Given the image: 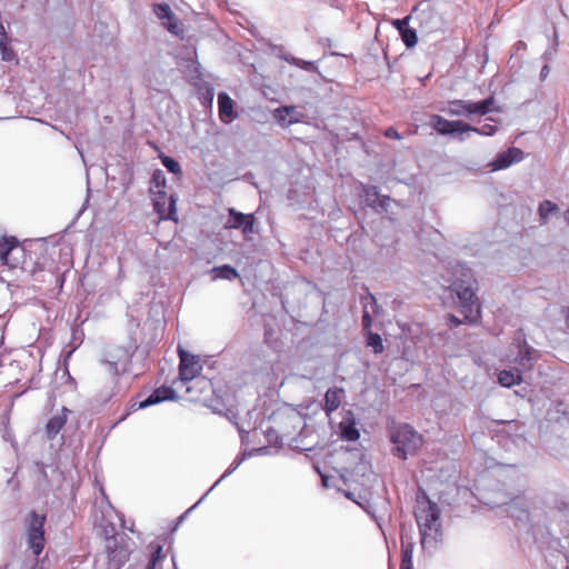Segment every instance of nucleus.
Returning <instances> with one entry per match:
<instances>
[{
  "instance_id": "nucleus-30",
  "label": "nucleus",
  "mask_w": 569,
  "mask_h": 569,
  "mask_svg": "<svg viewBox=\"0 0 569 569\" xmlns=\"http://www.w3.org/2000/svg\"><path fill=\"white\" fill-rule=\"evenodd\" d=\"M400 37L408 49L413 48L418 43V34L415 28L409 27Z\"/></svg>"
},
{
  "instance_id": "nucleus-50",
  "label": "nucleus",
  "mask_w": 569,
  "mask_h": 569,
  "mask_svg": "<svg viewBox=\"0 0 569 569\" xmlns=\"http://www.w3.org/2000/svg\"><path fill=\"white\" fill-rule=\"evenodd\" d=\"M516 44L518 48H522L526 46V43L523 41H518Z\"/></svg>"
},
{
  "instance_id": "nucleus-32",
  "label": "nucleus",
  "mask_w": 569,
  "mask_h": 569,
  "mask_svg": "<svg viewBox=\"0 0 569 569\" xmlns=\"http://www.w3.org/2000/svg\"><path fill=\"white\" fill-rule=\"evenodd\" d=\"M164 558L162 552V547L160 545H156L153 547L152 556L150 562L148 565V569H157L158 563Z\"/></svg>"
},
{
  "instance_id": "nucleus-28",
  "label": "nucleus",
  "mask_w": 569,
  "mask_h": 569,
  "mask_svg": "<svg viewBox=\"0 0 569 569\" xmlns=\"http://www.w3.org/2000/svg\"><path fill=\"white\" fill-rule=\"evenodd\" d=\"M166 189V177L162 171L157 170L151 180L150 192L152 196L158 194V191Z\"/></svg>"
},
{
  "instance_id": "nucleus-49",
  "label": "nucleus",
  "mask_w": 569,
  "mask_h": 569,
  "mask_svg": "<svg viewBox=\"0 0 569 569\" xmlns=\"http://www.w3.org/2000/svg\"><path fill=\"white\" fill-rule=\"evenodd\" d=\"M563 218H565L566 222L569 224V206H568V209L563 213Z\"/></svg>"
},
{
  "instance_id": "nucleus-12",
  "label": "nucleus",
  "mask_w": 569,
  "mask_h": 569,
  "mask_svg": "<svg viewBox=\"0 0 569 569\" xmlns=\"http://www.w3.org/2000/svg\"><path fill=\"white\" fill-rule=\"evenodd\" d=\"M176 203L177 199L172 194L168 196L166 190L158 191V194L153 196L154 210L161 220H178Z\"/></svg>"
},
{
  "instance_id": "nucleus-53",
  "label": "nucleus",
  "mask_w": 569,
  "mask_h": 569,
  "mask_svg": "<svg viewBox=\"0 0 569 569\" xmlns=\"http://www.w3.org/2000/svg\"><path fill=\"white\" fill-rule=\"evenodd\" d=\"M221 479H222V478H220V479H219L214 485H212V486L210 487V490H213V489L216 488V485H217Z\"/></svg>"
},
{
  "instance_id": "nucleus-10",
  "label": "nucleus",
  "mask_w": 569,
  "mask_h": 569,
  "mask_svg": "<svg viewBox=\"0 0 569 569\" xmlns=\"http://www.w3.org/2000/svg\"><path fill=\"white\" fill-rule=\"evenodd\" d=\"M361 198L365 204L377 213L387 212L392 199L387 194H380L379 187L361 183Z\"/></svg>"
},
{
  "instance_id": "nucleus-7",
  "label": "nucleus",
  "mask_w": 569,
  "mask_h": 569,
  "mask_svg": "<svg viewBox=\"0 0 569 569\" xmlns=\"http://www.w3.org/2000/svg\"><path fill=\"white\" fill-rule=\"evenodd\" d=\"M429 126L441 136H449L465 141L467 139L469 124L462 120H448L439 114H432L430 117Z\"/></svg>"
},
{
  "instance_id": "nucleus-29",
  "label": "nucleus",
  "mask_w": 569,
  "mask_h": 569,
  "mask_svg": "<svg viewBox=\"0 0 569 569\" xmlns=\"http://www.w3.org/2000/svg\"><path fill=\"white\" fill-rule=\"evenodd\" d=\"M469 128L470 129L468 130V133H466L467 138L469 137V133H471V132L480 134V136H485V137H492L496 134V132L498 130L497 126L490 124V123L482 124L481 127H473V126L469 124Z\"/></svg>"
},
{
  "instance_id": "nucleus-1",
  "label": "nucleus",
  "mask_w": 569,
  "mask_h": 569,
  "mask_svg": "<svg viewBox=\"0 0 569 569\" xmlns=\"http://www.w3.org/2000/svg\"><path fill=\"white\" fill-rule=\"evenodd\" d=\"M452 295L458 299L460 312L469 325H478L481 321V303L476 295L478 281L470 268L460 267L450 283Z\"/></svg>"
},
{
  "instance_id": "nucleus-54",
  "label": "nucleus",
  "mask_w": 569,
  "mask_h": 569,
  "mask_svg": "<svg viewBox=\"0 0 569 569\" xmlns=\"http://www.w3.org/2000/svg\"><path fill=\"white\" fill-rule=\"evenodd\" d=\"M289 77H290V78H293V77H295V72H290V73H289Z\"/></svg>"
},
{
  "instance_id": "nucleus-44",
  "label": "nucleus",
  "mask_w": 569,
  "mask_h": 569,
  "mask_svg": "<svg viewBox=\"0 0 569 569\" xmlns=\"http://www.w3.org/2000/svg\"><path fill=\"white\" fill-rule=\"evenodd\" d=\"M558 46V39H557V33L555 32V41H553V47H552V50H547L543 54H542V59L545 60H549L550 56L552 54V51H556V47Z\"/></svg>"
},
{
  "instance_id": "nucleus-45",
  "label": "nucleus",
  "mask_w": 569,
  "mask_h": 569,
  "mask_svg": "<svg viewBox=\"0 0 569 569\" xmlns=\"http://www.w3.org/2000/svg\"><path fill=\"white\" fill-rule=\"evenodd\" d=\"M549 73H550V67L546 63L540 70V74H539L540 80L545 81L548 78Z\"/></svg>"
},
{
  "instance_id": "nucleus-35",
  "label": "nucleus",
  "mask_w": 569,
  "mask_h": 569,
  "mask_svg": "<svg viewBox=\"0 0 569 569\" xmlns=\"http://www.w3.org/2000/svg\"><path fill=\"white\" fill-rule=\"evenodd\" d=\"M161 162L170 172H172V173L181 172L180 164L173 158H170L168 156H161Z\"/></svg>"
},
{
  "instance_id": "nucleus-25",
  "label": "nucleus",
  "mask_w": 569,
  "mask_h": 569,
  "mask_svg": "<svg viewBox=\"0 0 569 569\" xmlns=\"http://www.w3.org/2000/svg\"><path fill=\"white\" fill-rule=\"evenodd\" d=\"M210 272L213 280L224 279L231 281L239 278L238 271L229 264L213 267Z\"/></svg>"
},
{
  "instance_id": "nucleus-18",
  "label": "nucleus",
  "mask_w": 569,
  "mask_h": 569,
  "mask_svg": "<svg viewBox=\"0 0 569 569\" xmlns=\"http://www.w3.org/2000/svg\"><path fill=\"white\" fill-rule=\"evenodd\" d=\"M174 398V391L171 388L161 387L156 389L147 399L139 403H133L131 410L144 409L149 406L160 403L164 400H171Z\"/></svg>"
},
{
  "instance_id": "nucleus-3",
  "label": "nucleus",
  "mask_w": 569,
  "mask_h": 569,
  "mask_svg": "<svg viewBox=\"0 0 569 569\" xmlns=\"http://www.w3.org/2000/svg\"><path fill=\"white\" fill-rule=\"evenodd\" d=\"M393 457L405 461L418 453L423 445V437L409 423H395L388 428Z\"/></svg>"
},
{
  "instance_id": "nucleus-16",
  "label": "nucleus",
  "mask_w": 569,
  "mask_h": 569,
  "mask_svg": "<svg viewBox=\"0 0 569 569\" xmlns=\"http://www.w3.org/2000/svg\"><path fill=\"white\" fill-rule=\"evenodd\" d=\"M254 218L252 214H243L234 209L229 210V219L226 222V228L238 229L242 228L244 234L253 232Z\"/></svg>"
},
{
  "instance_id": "nucleus-5",
  "label": "nucleus",
  "mask_w": 569,
  "mask_h": 569,
  "mask_svg": "<svg viewBox=\"0 0 569 569\" xmlns=\"http://www.w3.org/2000/svg\"><path fill=\"white\" fill-rule=\"evenodd\" d=\"M412 14L413 20L418 22L421 33L430 34L442 29L443 20L430 0H421L413 8Z\"/></svg>"
},
{
  "instance_id": "nucleus-34",
  "label": "nucleus",
  "mask_w": 569,
  "mask_h": 569,
  "mask_svg": "<svg viewBox=\"0 0 569 569\" xmlns=\"http://www.w3.org/2000/svg\"><path fill=\"white\" fill-rule=\"evenodd\" d=\"M162 24L173 34H179L181 32L180 23L173 13L171 14V19L168 18L167 20H163Z\"/></svg>"
},
{
  "instance_id": "nucleus-39",
  "label": "nucleus",
  "mask_w": 569,
  "mask_h": 569,
  "mask_svg": "<svg viewBox=\"0 0 569 569\" xmlns=\"http://www.w3.org/2000/svg\"><path fill=\"white\" fill-rule=\"evenodd\" d=\"M371 518H375V509L370 501L366 500L365 503L356 501Z\"/></svg>"
},
{
  "instance_id": "nucleus-38",
  "label": "nucleus",
  "mask_w": 569,
  "mask_h": 569,
  "mask_svg": "<svg viewBox=\"0 0 569 569\" xmlns=\"http://www.w3.org/2000/svg\"><path fill=\"white\" fill-rule=\"evenodd\" d=\"M385 137L395 140H400L402 138V136L393 127H389L385 130Z\"/></svg>"
},
{
  "instance_id": "nucleus-17",
  "label": "nucleus",
  "mask_w": 569,
  "mask_h": 569,
  "mask_svg": "<svg viewBox=\"0 0 569 569\" xmlns=\"http://www.w3.org/2000/svg\"><path fill=\"white\" fill-rule=\"evenodd\" d=\"M108 549H111L109 552V569H119L129 558V550L122 546L117 545V539H108Z\"/></svg>"
},
{
  "instance_id": "nucleus-11",
  "label": "nucleus",
  "mask_w": 569,
  "mask_h": 569,
  "mask_svg": "<svg viewBox=\"0 0 569 569\" xmlns=\"http://www.w3.org/2000/svg\"><path fill=\"white\" fill-rule=\"evenodd\" d=\"M179 375L182 382L190 381L201 373L202 365L199 357L179 348Z\"/></svg>"
},
{
  "instance_id": "nucleus-20",
  "label": "nucleus",
  "mask_w": 569,
  "mask_h": 569,
  "mask_svg": "<svg viewBox=\"0 0 569 569\" xmlns=\"http://www.w3.org/2000/svg\"><path fill=\"white\" fill-rule=\"evenodd\" d=\"M343 393L342 388L332 387L329 388L325 393V405L323 410L327 416H330L333 411H336L341 405V397Z\"/></svg>"
},
{
  "instance_id": "nucleus-57",
  "label": "nucleus",
  "mask_w": 569,
  "mask_h": 569,
  "mask_svg": "<svg viewBox=\"0 0 569 569\" xmlns=\"http://www.w3.org/2000/svg\"><path fill=\"white\" fill-rule=\"evenodd\" d=\"M567 569H569V567Z\"/></svg>"
},
{
  "instance_id": "nucleus-13",
  "label": "nucleus",
  "mask_w": 569,
  "mask_h": 569,
  "mask_svg": "<svg viewBox=\"0 0 569 569\" xmlns=\"http://www.w3.org/2000/svg\"><path fill=\"white\" fill-rule=\"evenodd\" d=\"M23 250L19 247L14 237L2 238L0 242V259L3 264L17 268L20 263Z\"/></svg>"
},
{
  "instance_id": "nucleus-22",
  "label": "nucleus",
  "mask_w": 569,
  "mask_h": 569,
  "mask_svg": "<svg viewBox=\"0 0 569 569\" xmlns=\"http://www.w3.org/2000/svg\"><path fill=\"white\" fill-rule=\"evenodd\" d=\"M67 422V413L63 410L61 413L54 415L46 426V432L48 438H54L58 432L62 429V427Z\"/></svg>"
},
{
  "instance_id": "nucleus-47",
  "label": "nucleus",
  "mask_w": 569,
  "mask_h": 569,
  "mask_svg": "<svg viewBox=\"0 0 569 569\" xmlns=\"http://www.w3.org/2000/svg\"><path fill=\"white\" fill-rule=\"evenodd\" d=\"M561 313H562V316L565 318L567 327L569 328V307H565L562 309Z\"/></svg>"
},
{
  "instance_id": "nucleus-6",
  "label": "nucleus",
  "mask_w": 569,
  "mask_h": 569,
  "mask_svg": "<svg viewBox=\"0 0 569 569\" xmlns=\"http://www.w3.org/2000/svg\"><path fill=\"white\" fill-rule=\"evenodd\" d=\"M44 522L46 516L36 511L29 512L27 517L28 545L34 556H39L44 548Z\"/></svg>"
},
{
  "instance_id": "nucleus-40",
  "label": "nucleus",
  "mask_w": 569,
  "mask_h": 569,
  "mask_svg": "<svg viewBox=\"0 0 569 569\" xmlns=\"http://www.w3.org/2000/svg\"><path fill=\"white\" fill-rule=\"evenodd\" d=\"M557 509L559 512H561L565 517H569V502L567 501H559L557 503Z\"/></svg>"
},
{
  "instance_id": "nucleus-2",
  "label": "nucleus",
  "mask_w": 569,
  "mask_h": 569,
  "mask_svg": "<svg viewBox=\"0 0 569 569\" xmlns=\"http://www.w3.org/2000/svg\"><path fill=\"white\" fill-rule=\"evenodd\" d=\"M422 549H436L442 541V525L438 505L425 496L415 511Z\"/></svg>"
},
{
  "instance_id": "nucleus-14",
  "label": "nucleus",
  "mask_w": 569,
  "mask_h": 569,
  "mask_svg": "<svg viewBox=\"0 0 569 569\" xmlns=\"http://www.w3.org/2000/svg\"><path fill=\"white\" fill-rule=\"evenodd\" d=\"M523 151L517 147H510L506 151L499 152L489 163L491 171H499L509 168L513 163L523 159Z\"/></svg>"
},
{
  "instance_id": "nucleus-21",
  "label": "nucleus",
  "mask_w": 569,
  "mask_h": 569,
  "mask_svg": "<svg viewBox=\"0 0 569 569\" xmlns=\"http://www.w3.org/2000/svg\"><path fill=\"white\" fill-rule=\"evenodd\" d=\"M218 104H219V116L221 121L229 123L233 119V101L232 99L224 92L219 93L218 96Z\"/></svg>"
},
{
  "instance_id": "nucleus-15",
  "label": "nucleus",
  "mask_w": 569,
  "mask_h": 569,
  "mask_svg": "<svg viewBox=\"0 0 569 569\" xmlns=\"http://www.w3.org/2000/svg\"><path fill=\"white\" fill-rule=\"evenodd\" d=\"M287 63L306 72L307 77L305 81L307 82H316L317 76L321 74L319 71L318 61L305 60L287 53Z\"/></svg>"
},
{
  "instance_id": "nucleus-56",
  "label": "nucleus",
  "mask_w": 569,
  "mask_h": 569,
  "mask_svg": "<svg viewBox=\"0 0 569 569\" xmlns=\"http://www.w3.org/2000/svg\"><path fill=\"white\" fill-rule=\"evenodd\" d=\"M0 569H7V567H0Z\"/></svg>"
},
{
  "instance_id": "nucleus-36",
  "label": "nucleus",
  "mask_w": 569,
  "mask_h": 569,
  "mask_svg": "<svg viewBox=\"0 0 569 569\" xmlns=\"http://www.w3.org/2000/svg\"><path fill=\"white\" fill-rule=\"evenodd\" d=\"M410 19H411V16H408V17H405L402 19H396V20L392 21V24L397 29L399 34H402L405 32V30L410 27L409 26Z\"/></svg>"
},
{
  "instance_id": "nucleus-31",
  "label": "nucleus",
  "mask_w": 569,
  "mask_h": 569,
  "mask_svg": "<svg viewBox=\"0 0 569 569\" xmlns=\"http://www.w3.org/2000/svg\"><path fill=\"white\" fill-rule=\"evenodd\" d=\"M306 116L302 112H299L295 106H288L287 104V127L297 123V122H305Z\"/></svg>"
},
{
  "instance_id": "nucleus-8",
  "label": "nucleus",
  "mask_w": 569,
  "mask_h": 569,
  "mask_svg": "<svg viewBox=\"0 0 569 569\" xmlns=\"http://www.w3.org/2000/svg\"><path fill=\"white\" fill-rule=\"evenodd\" d=\"M496 425L499 427L497 429L496 437L498 438L499 443H503L507 446L508 442H511L515 446H519L525 442V425L518 420H499L496 421Z\"/></svg>"
},
{
  "instance_id": "nucleus-33",
  "label": "nucleus",
  "mask_w": 569,
  "mask_h": 569,
  "mask_svg": "<svg viewBox=\"0 0 569 569\" xmlns=\"http://www.w3.org/2000/svg\"><path fill=\"white\" fill-rule=\"evenodd\" d=\"M154 14L161 20L171 19V14L173 13L168 4H156L153 7Z\"/></svg>"
},
{
  "instance_id": "nucleus-43",
  "label": "nucleus",
  "mask_w": 569,
  "mask_h": 569,
  "mask_svg": "<svg viewBox=\"0 0 569 569\" xmlns=\"http://www.w3.org/2000/svg\"><path fill=\"white\" fill-rule=\"evenodd\" d=\"M243 458L239 459L238 461H234L230 468L222 475L221 478H224L227 476H229L230 473H232L242 462Z\"/></svg>"
},
{
  "instance_id": "nucleus-19",
  "label": "nucleus",
  "mask_w": 569,
  "mask_h": 569,
  "mask_svg": "<svg viewBox=\"0 0 569 569\" xmlns=\"http://www.w3.org/2000/svg\"><path fill=\"white\" fill-rule=\"evenodd\" d=\"M522 371L517 367L511 369H503L498 373V382L501 387L511 388L518 386L523 381Z\"/></svg>"
},
{
  "instance_id": "nucleus-46",
  "label": "nucleus",
  "mask_w": 569,
  "mask_h": 569,
  "mask_svg": "<svg viewBox=\"0 0 569 569\" xmlns=\"http://www.w3.org/2000/svg\"><path fill=\"white\" fill-rule=\"evenodd\" d=\"M272 335L273 333H272L271 329L268 328L266 330V341H267V343L271 345L272 347H276V343L272 340Z\"/></svg>"
},
{
  "instance_id": "nucleus-42",
  "label": "nucleus",
  "mask_w": 569,
  "mask_h": 569,
  "mask_svg": "<svg viewBox=\"0 0 569 569\" xmlns=\"http://www.w3.org/2000/svg\"><path fill=\"white\" fill-rule=\"evenodd\" d=\"M317 472L321 476V483L325 488L331 487V478L329 476L322 475L318 468H316Z\"/></svg>"
},
{
  "instance_id": "nucleus-23",
  "label": "nucleus",
  "mask_w": 569,
  "mask_h": 569,
  "mask_svg": "<svg viewBox=\"0 0 569 569\" xmlns=\"http://www.w3.org/2000/svg\"><path fill=\"white\" fill-rule=\"evenodd\" d=\"M413 548L415 543L411 541H406L403 537L401 538V562L400 569H413Z\"/></svg>"
},
{
  "instance_id": "nucleus-48",
  "label": "nucleus",
  "mask_w": 569,
  "mask_h": 569,
  "mask_svg": "<svg viewBox=\"0 0 569 569\" xmlns=\"http://www.w3.org/2000/svg\"><path fill=\"white\" fill-rule=\"evenodd\" d=\"M345 496H346L348 499H350V500H352V501H356V499H355V495H353L351 491H346Z\"/></svg>"
},
{
  "instance_id": "nucleus-24",
  "label": "nucleus",
  "mask_w": 569,
  "mask_h": 569,
  "mask_svg": "<svg viewBox=\"0 0 569 569\" xmlns=\"http://www.w3.org/2000/svg\"><path fill=\"white\" fill-rule=\"evenodd\" d=\"M341 438L346 441H357L360 438V431L356 427L355 419L346 420L340 423Z\"/></svg>"
},
{
  "instance_id": "nucleus-4",
  "label": "nucleus",
  "mask_w": 569,
  "mask_h": 569,
  "mask_svg": "<svg viewBox=\"0 0 569 569\" xmlns=\"http://www.w3.org/2000/svg\"><path fill=\"white\" fill-rule=\"evenodd\" d=\"M495 102L496 100L492 94L479 101L455 99L448 101L447 109L442 111L451 117H466L471 119L473 116H486L493 111Z\"/></svg>"
},
{
  "instance_id": "nucleus-9",
  "label": "nucleus",
  "mask_w": 569,
  "mask_h": 569,
  "mask_svg": "<svg viewBox=\"0 0 569 569\" xmlns=\"http://www.w3.org/2000/svg\"><path fill=\"white\" fill-rule=\"evenodd\" d=\"M517 353L515 356L513 362L516 367L522 372L531 371L537 363V361L541 357V352L530 346L526 338L517 343Z\"/></svg>"
},
{
  "instance_id": "nucleus-41",
  "label": "nucleus",
  "mask_w": 569,
  "mask_h": 569,
  "mask_svg": "<svg viewBox=\"0 0 569 569\" xmlns=\"http://www.w3.org/2000/svg\"><path fill=\"white\" fill-rule=\"evenodd\" d=\"M372 323V318L368 311H363L362 315V327L363 329H369Z\"/></svg>"
},
{
  "instance_id": "nucleus-26",
  "label": "nucleus",
  "mask_w": 569,
  "mask_h": 569,
  "mask_svg": "<svg viewBox=\"0 0 569 569\" xmlns=\"http://www.w3.org/2000/svg\"><path fill=\"white\" fill-rule=\"evenodd\" d=\"M366 345L372 348L376 355L382 353L385 350L382 338L379 333L368 331L366 335Z\"/></svg>"
},
{
  "instance_id": "nucleus-52",
  "label": "nucleus",
  "mask_w": 569,
  "mask_h": 569,
  "mask_svg": "<svg viewBox=\"0 0 569 569\" xmlns=\"http://www.w3.org/2000/svg\"><path fill=\"white\" fill-rule=\"evenodd\" d=\"M221 479H222V478H220V479H219L214 485H212V486L210 487V490H213V489L216 488V485H217Z\"/></svg>"
},
{
  "instance_id": "nucleus-51",
  "label": "nucleus",
  "mask_w": 569,
  "mask_h": 569,
  "mask_svg": "<svg viewBox=\"0 0 569 569\" xmlns=\"http://www.w3.org/2000/svg\"><path fill=\"white\" fill-rule=\"evenodd\" d=\"M221 479H222V478H220V479H219L214 485H212V486L210 487V490H213V489L216 488V485H217Z\"/></svg>"
},
{
  "instance_id": "nucleus-37",
  "label": "nucleus",
  "mask_w": 569,
  "mask_h": 569,
  "mask_svg": "<svg viewBox=\"0 0 569 569\" xmlns=\"http://www.w3.org/2000/svg\"><path fill=\"white\" fill-rule=\"evenodd\" d=\"M448 326L452 329V328H458L460 325L462 323H469L468 321L463 319H460L458 318L457 316L455 315H448Z\"/></svg>"
},
{
  "instance_id": "nucleus-27",
  "label": "nucleus",
  "mask_w": 569,
  "mask_h": 569,
  "mask_svg": "<svg viewBox=\"0 0 569 569\" xmlns=\"http://www.w3.org/2000/svg\"><path fill=\"white\" fill-rule=\"evenodd\" d=\"M558 210H559L558 204L550 200L541 201L538 207V213H539L541 220L548 219L549 216L556 213Z\"/></svg>"
},
{
  "instance_id": "nucleus-55",
  "label": "nucleus",
  "mask_w": 569,
  "mask_h": 569,
  "mask_svg": "<svg viewBox=\"0 0 569 569\" xmlns=\"http://www.w3.org/2000/svg\"><path fill=\"white\" fill-rule=\"evenodd\" d=\"M78 151H79V153H80V157H82V158H83V153H82V151H81V150H79V149H78Z\"/></svg>"
}]
</instances>
